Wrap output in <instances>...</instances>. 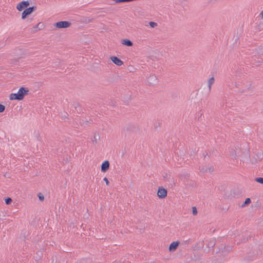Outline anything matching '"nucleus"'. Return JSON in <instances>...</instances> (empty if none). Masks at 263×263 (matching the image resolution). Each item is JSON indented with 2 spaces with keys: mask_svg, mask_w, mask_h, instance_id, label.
I'll list each match as a JSON object with an SVG mask.
<instances>
[{
  "mask_svg": "<svg viewBox=\"0 0 263 263\" xmlns=\"http://www.w3.org/2000/svg\"><path fill=\"white\" fill-rule=\"evenodd\" d=\"M92 141L93 143H97V138H96L95 135L94 136L93 139V140H92Z\"/></svg>",
  "mask_w": 263,
  "mask_h": 263,
  "instance_id": "obj_34",
  "label": "nucleus"
},
{
  "mask_svg": "<svg viewBox=\"0 0 263 263\" xmlns=\"http://www.w3.org/2000/svg\"><path fill=\"white\" fill-rule=\"evenodd\" d=\"M53 262H54V260H52L51 263H53Z\"/></svg>",
  "mask_w": 263,
  "mask_h": 263,
  "instance_id": "obj_42",
  "label": "nucleus"
},
{
  "mask_svg": "<svg viewBox=\"0 0 263 263\" xmlns=\"http://www.w3.org/2000/svg\"><path fill=\"white\" fill-rule=\"evenodd\" d=\"M208 155V154H207V153L206 154V155H204V154H203L204 157V158H205V156H206V155Z\"/></svg>",
  "mask_w": 263,
  "mask_h": 263,
  "instance_id": "obj_38",
  "label": "nucleus"
},
{
  "mask_svg": "<svg viewBox=\"0 0 263 263\" xmlns=\"http://www.w3.org/2000/svg\"><path fill=\"white\" fill-rule=\"evenodd\" d=\"M198 114H199V115H200V116L202 115L201 113L199 114V112H198Z\"/></svg>",
  "mask_w": 263,
  "mask_h": 263,
  "instance_id": "obj_39",
  "label": "nucleus"
},
{
  "mask_svg": "<svg viewBox=\"0 0 263 263\" xmlns=\"http://www.w3.org/2000/svg\"><path fill=\"white\" fill-rule=\"evenodd\" d=\"M5 202L6 204H10L12 202V199L9 197L5 198Z\"/></svg>",
  "mask_w": 263,
  "mask_h": 263,
  "instance_id": "obj_22",
  "label": "nucleus"
},
{
  "mask_svg": "<svg viewBox=\"0 0 263 263\" xmlns=\"http://www.w3.org/2000/svg\"><path fill=\"white\" fill-rule=\"evenodd\" d=\"M110 163L108 160H105L101 164V171L103 173L106 172L109 168Z\"/></svg>",
  "mask_w": 263,
  "mask_h": 263,
  "instance_id": "obj_10",
  "label": "nucleus"
},
{
  "mask_svg": "<svg viewBox=\"0 0 263 263\" xmlns=\"http://www.w3.org/2000/svg\"><path fill=\"white\" fill-rule=\"evenodd\" d=\"M29 90L28 88L25 87H21L18 90L17 93L19 95V96L21 97L22 100H23L25 97L28 95Z\"/></svg>",
  "mask_w": 263,
  "mask_h": 263,
  "instance_id": "obj_7",
  "label": "nucleus"
},
{
  "mask_svg": "<svg viewBox=\"0 0 263 263\" xmlns=\"http://www.w3.org/2000/svg\"><path fill=\"white\" fill-rule=\"evenodd\" d=\"M215 245V241L212 240H211L210 241L208 245H207V247L209 248H213L214 247V246Z\"/></svg>",
  "mask_w": 263,
  "mask_h": 263,
  "instance_id": "obj_21",
  "label": "nucleus"
},
{
  "mask_svg": "<svg viewBox=\"0 0 263 263\" xmlns=\"http://www.w3.org/2000/svg\"><path fill=\"white\" fill-rule=\"evenodd\" d=\"M121 43L123 45L128 47H131L133 45V42L127 39H122L121 41Z\"/></svg>",
  "mask_w": 263,
  "mask_h": 263,
  "instance_id": "obj_14",
  "label": "nucleus"
},
{
  "mask_svg": "<svg viewBox=\"0 0 263 263\" xmlns=\"http://www.w3.org/2000/svg\"><path fill=\"white\" fill-rule=\"evenodd\" d=\"M147 82L149 85H154L157 83V78L155 74H151L147 78Z\"/></svg>",
  "mask_w": 263,
  "mask_h": 263,
  "instance_id": "obj_8",
  "label": "nucleus"
},
{
  "mask_svg": "<svg viewBox=\"0 0 263 263\" xmlns=\"http://www.w3.org/2000/svg\"><path fill=\"white\" fill-rule=\"evenodd\" d=\"M116 3H125V0H115Z\"/></svg>",
  "mask_w": 263,
  "mask_h": 263,
  "instance_id": "obj_32",
  "label": "nucleus"
},
{
  "mask_svg": "<svg viewBox=\"0 0 263 263\" xmlns=\"http://www.w3.org/2000/svg\"><path fill=\"white\" fill-rule=\"evenodd\" d=\"M71 23L69 21H59L54 24V26L58 29H65L69 27Z\"/></svg>",
  "mask_w": 263,
  "mask_h": 263,
  "instance_id": "obj_4",
  "label": "nucleus"
},
{
  "mask_svg": "<svg viewBox=\"0 0 263 263\" xmlns=\"http://www.w3.org/2000/svg\"><path fill=\"white\" fill-rule=\"evenodd\" d=\"M36 8L37 7L36 6H32L25 9L22 12L21 17L22 19L25 20L27 18L29 15H30L32 13L36 10Z\"/></svg>",
  "mask_w": 263,
  "mask_h": 263,
  "instance_id": "obj_3",
  "label": "nucleus"
},
{
  "mask_svg": "<svg viewBox=\"0 0 263 263\" xmlns=\"http://www.w3.org/2000/svg\"><path fill=\"white\" fill-rule=\"evenodd\" d=\"M112 263H122V262L120 261H115Z\"/></svg>",
  "mask_w": 263,
  "mask_h": 263,
  "instance_id": "obj_36",
  "label": "nucleus"
},
{
  "mask_svg": "<svg viewBox=\"0 0 263 263\" xmlns=\"http://www.w3.org/2000/svg\"><path fill=\"white\" fill-rule=\"evenodd\" d=\"M42 253L41 251H37L34 256V259L36 263H40L42 260Z\"/></svg>",
  "mask_w": 263,
  "mask_h": 263,
  "instance_id": "obj_12",
  "label": "nucleus"
},
{
  "mask_svg": "<svg viewBox=\"0 0 263 263\" xmlns=\"http://www.w3.org/2000/svg\"><path fill=\"white\" fill-rule=\"evenodd\" d=\"M208 171H209L210 173H212L214 171V167L211 166L208 168Z\"/></svg>",
  "mask_w": 263,
  "mask_h": 263,
  "instance_id": "obj_30",
  "label": "nucleus"
},
{
  "mask_svg": "<svg viewBox=\"0 0 263 263\" xmlns=\"http://www.w3.org/2000/svg\"><path fill=\"white\" fill-rule=\"evenodd\" d=\"M82 121H83V120H82ZM89 121H91V123L92 122V121L91 120H90L89 121L86 120L84 122H82L81 124L83 125L84 127H86V126L88 125V124L89 122Z\"/></svg>",
  "mask_w": 263,
  "mask_h": 263,
  "instance_id": "obj_26",
  "label": "nucleus"
},
{
  "mask_svg": "<svg viewBox=\"0 0 263 263\" xmlns=\"http://www.w3.org/2000/svg\"><path fill=\"white\" fill-rule=\"evenodd\" d=\"M260 15H261V18L263 19V10L261 12Z\"/></svg>",
  "mask_w": 263,
  "mask_h": 263,
  "instance_id": "obj_35",
  "label": "nucleus"
},
{
  "mask_svg": "<svg viewBox=\"0 0 263 263\" xmlns=\"http://www.w3.org/2000/svg\"><path fill=\"white\" fill-rule=\"evenodd\" d=\"M72 105L73 106V107H74L75 109L76 110L78 114L81 113V112L82 110V109L79 102H74Z\"/></svg>",
  "mask_w": 263,
  "mask_h": 263,
  "instance_id": "obj_15",
  "label": "nucleus"
},
{
  "mask_svg": "<svg viewBox=\"0 0 263 263\" xmlns=\"http://www.w3.org/2000/svg\"><path fill=\"white\" fill-rule=\"evenodd\" d=\"M192 213L193 215H196L197 214V210L195 206L192 208Z\"/></svg>",
  "mask_w": 263,
  "mask_h": 263,
  "instance_id": "obj_27",
  "label": "nucleus"
},
{
  "mask_svg": "<svg viewBox=\"0 0 263 263\" xmlns=\"http://www.w3.org/2000/svg\"><path fill=\"white\" fill-rule=\"evenodd\" d=\"M198 114H199V115H200V116L202 115L201 113L199 114V112H198Z\"/></svg>",
  "mask_w": 263,
  "mask_h": 263,
  "instance_id": "obj_40",
  "label": "nucleus"
},
{
  "mask_svg": "<svg viewBox=\"0 0 263 263\" xmlns=\"http://www.w3.org/2000/svg\"><path fill=\"white\" fill-rule=\"evenodd\" d=\"M167 190L164 188L163 186L158 187L157 191V196L160 199H163L167 196Z\"/></svg>",
  "mask_w": 263,
  "mask_h": 263,
  "instance_id": "obj_6",
  "label": "nucleus"
},
{
  "mask_svg": "<svg viewBox=\"0 0 263 263\" xmlns=\"http://www.w3.org/2000/svg\"><path fill=\"white\" fill-rule=\"evenodd\" d=\"M110 59L111 61L117 66H121L123 64V62L116 56H111Z\"/></svg>",
  "mask_w": 263,
  "mask_h": 263,
  "instance_id": "obj_9",
  "label": "nucleus"
},
{
  "mask_svg": "<svg viewBox=\"0 0 263 263\" xmlns=\"http://www.w3.org/2000/svg\"><path fill=\"white\" fill-rule=\"evenodd\" d=\"M103 180L105 182L106 184L107 185H109V180H108V179L106 177H104V179H103Z\"/></svg>",
  "mask_w": 263,
  "mask_h": 263,
  "instance_id": "obj_29",
  "label": "nucleus"
},
{
  "mask_svg": "<svg viewBox=\"0 0 263 263\" xmlns=\"http://www.w3.org/2000/svg\"><path fill=\"white\" fill-rule=\"evenodd\" d=\"M198 114H199V115H200V116L202 115L201 113L199 114V112H198Z\"/></svg>",
  "mask_w": 263,
  "mask_h": 263,
  "instance_id": "obj_41",
  "label": "nucleus"
},
{
  "mask_svg": "<svg viewBox=\"0 0 263 263\" xmlns=\"http://www.w3.org/2000/svg\"><path fill=\"white\" fill-rule=\"evenodd\" d=\"M258 53H260V54H262V55H263V53H262V52L259 51V52H258Z\"/></svg>",
  "mask_w": 263,
  "mask_h": 263,
  "instance_id": "obj_37",
  "label": "nucleus"
},
{
  "mask_svg": "<svg viewBox=\"0 0 263 263\" xmlns=\"http://www.w3.org/2000/svg\"><path fill=\"white\" fill-rule=\"evenodd\" d=\"M202 173H206L208 172V168H202L200 170Z\"/></svg>",
  "mask_w": 263,
  "mask_h": 263,
  "instance_id": "obj_31",
  "label": "nucleus"
},
{
  "mask_svg": "<svg viewBox=\"0 0 263 263\" xmlns=\"http://www.w3.org/2000/svg\"><path fill=\"white\" fill-rule=\"evenodd\" d=\"M235 86L238 88V92L243 93L251 88V84L248 81L243 83L242 81H238L235 82Z\"/></svg>",
  "mask_w": 263,
  "mask_h": 263,
  "instance_id": "obj_2",
  "label": "nucleus"
},
{
  "mask_svg": "<svg viewBox=\"0 0 263 263\" xmlns=\"http://www.w3.org/2000/svg\"><path fill=\"white\" fill-rule=\"evenodd\" d=\"M204 247V243L203 241L199 242L195 246V249L196 250H200L202 249Z\"/></svg>",
  "mask_w": 263,
  "mask_h": 263,
  "instance_id": "obj_17",
  "label": "nucleus"
},
{
  "mask_svg": "<svg viewBox=\"0 0 263 263\" xmlns=\"http://www.w3.org/2000/svg\"><path fill=\"white\" fill-rule=\"evenodd\" d=\"M37 196L39 198V199L41 201H44V196L43 195V194H42L41 193H39L37 194Z\"/></svg>",
  "mask_w": 263,
  "mask_h": 263,
  "instance_id": "obj_24",
  "label": "nucleus"
},
{
  "mask_svg": "<svg viewBox=\"0 0 263 263\" xmlns=\"http://www.w3.org/2000/svg\"><path fill=\"white\" fill-rule=\"evenodd\" d=\"M254 180L258 183L263 184V177L255 178L254 179Z\"/></svg>",
  "mask_w": 263,
  "mask_h": 263,
  "instance_id": "obj_23",
  "label": "nucleus"
},
{
  "mask_svg": "<svg viewBox=\"0 0 263 263\" xmlns=\"http://www.w3.org/2000/svg\"><path fill=\"white\" fill-rule=\"evenodd\" d=\"M9 99L10 100H17V101H22V99L19 96L18 93H12L9 96Z\"/></svg>",
  "mask_w": 263,
  "mask_h": 263,
  "instance_id": "obj_13",
  "label": "nucleus"
},
{
  "mask_svg": "<svg viewBox=\"0 0 263 263\" xmlns=\"http://www.w3.org/2000/svg\"><path fill=\"white\" fill-rule=\"evenodd\" d=\"M180 242L178 241L172 242L169 246V251L171 252L175 251L178 248Z\"/></svg>",
  "mask_w": 263,
  "mask_h": 263,
  "instance_id": "obj_11",
  "label": "nucleus"
},
{
  "mask_svg": "<svg viewBox=\"0 0 263 263\" xmlns=\"http://www.w3.org/2000/svg\"><path fill=\"white\" fill-rule=\"evenodd\" d=\"M251 200L250 198H247L246 199L243 203L241 205V208L245 207L246 206L248 205L250 203H251Z\"/></svg>",
  "mask_w": 263,
  "mask_h": 263,
  "instance_id": "obj_19",
  "label": "nucleus"
},
{
  "mask_svg": "<svg viewBox=\"0 0 263 263\" xmlns=\"http://www.w3.org/2000/svg\"><path fill=\"white\" fill-rule=\"evenodd\" d=\"M79 263H88V259H82Z\"/></svg>",
  "mask_w": 263,
  "mask_h": 263,
  "instance_id": "obj_33",
  "label": "nucleus"
},
{
  "mask_svg": "<svg viewBox=\"0 0 263 263\" xmlns=\"http://www.w3.org/2000/svg\"><path fill=\"white\" fill-rule=\"evenodd\" d=\"M45 27V25L43 23L40 22L34 28H38L39 30L43 29Z\"/></svg>",
  "mask_w": 263,
  "mask_h": 263,
  "instance_id": "obj_20",
  "label": "nucleus"
},
{
  "mask_svg": "<svg viewBox=\"0 0 263 263\" xmlns=\"http://www.w3.org/2000/svg\"><path fill=\"white\" fill-rule=\"evenodd\" d=\"M30 2L29 1H23L19 3L16 5V9L19 11L24 10L25 9L28 8L30 5Z\"/></svg>",
  "mask_w": 263,
  "mask_h": 263,
  "instance_id": "obj_5",
  "label": "nucleus"
},
{
  "mask_svg": "<svg viewBox=\"0 0 263 263\" xmlns=\"http://www.w3.org/2000/svg\"><path fill=\"white\" fill-rule=\"evenodd\" d=\"M149 25L151 28H153L157 26V23L154 22H150L149 23Z\"/></svg>",
  "mask_w": 263,
  "mask_h": 263,
  "instance_id": "obj_25",
  "label": "nucleus"
},
{
  "mask_svg": "<svg viewBox=\"0 0 263 263\" xmlns=\"http://www.w3.org/2000/svg\"><path fill=\"white\" fill-rule=\"evenodd\" d=\"M221 249L222 253H228L229 252L232 250V247L230 246H224L222 247Z\"/></svg>",
  "mask_w": 263,
  "mask_h": 263,
  "instance_id": "obj_18",
  "label": "nucleus"
},
{
  "mask_svg": "<svg viewBox=\"0 0 263 263\" xmlns=\"http://www.w3.org/2000/svg\"><path fill=\"white\" fill-rule=\"evenodd\" d=\"M5 106L0 104V113L3 112L5 109Z\"/></svg>",
  "mask_w": 263,
  "mask_h": 263,
  "instance_id": "obj_28",
  "label": "nucleus"
},
{
  "mask_svg": "<svg viewBox=\"0 0 263 263\" xmlns=\"http://www.w3.org/2000/svg\"><path fill=\"white\" fill-rule=\"evenodd\" d=\"M215 81V78L214 77H212L210 78L208 81V88H209V92H210L211 90L212 85L214 84Z\"/></svg>",
  "mask_w": 263,
  "mask_h": 263,
  "instance_id": "obj_16",
  "label": "nucleus"
},
{
  "mask_svg": "<svg viewBox=\"0 0 263 263\" xmlns=\"http://www.w3.org/2000/svg\"><path fill=\"white\" fill-rule=\"evenodd\" d=\"M138 132L139 128L138 126L129 123L126 124L123 127L121 134L125 138L130 139L134 138Z\"/></svg>",
  "mask_w": 263,
  "mask_h": 263,
  "instance_id": "obj_1",
  "label": "nucleus"
}]
</instances>
